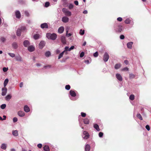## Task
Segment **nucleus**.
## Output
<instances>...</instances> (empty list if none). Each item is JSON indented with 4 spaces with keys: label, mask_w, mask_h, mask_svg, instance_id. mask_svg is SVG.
<instances>
[{
    "label": "nucleus",
    "mask_w": 151,
    "mask_h": 151,
    "mask_svg": "<svg viewBox=\"0 0 151 151\" xmlns=\"http://www.w3.org/2000/svg\"><path fill=\"white\" fill-rule=\"evenodd\" d=\"M46 37L48 39L54 40L56 38L57 35L55 33L51 34L50 33H48L46 34Z\"/></svg>",
    "instance_id": "f257e3e1"
},
{
    "label": "nucleus",
    "mask_w": 151,
    "mask_h": 151,
    "mask_svg": "<svg viewBox=\"0 0 151 151\" xmlns=\"http://www.w3.org/2000/svg\"><path fill=\"white\" fill-rule=\"evenodd\" d=\"M109 58V56L107 52H105L104 55L103 60L105 62H107Z\"/></svg>",
    "instance_id": "f03ea898"
},
{
    "label": "nucleus",
    "mask_w": 151,
    "mask_h": 151,
    "mask_svg": "<svg viewBox=\"0 0 151 151\" xmlns=\"http://www.w3.org/2000/svg\"><path fill=\"white\" fill-rule=\"evenodd\" d=\"M2 92L1 95L3 96H4L6 95L7 91V89L5 87L3 88L2 89Z\"/></svg>",
    "instance_id": "7ed1b4c3"
},
{
    "label": "nucleus",
    "mask_w": 151,
    "mask_h": 151,
    "mask_svg": "<svg viewBox=\"0 0 151 151\" xmlns=\"http://www.w3.org/2000/svg\"><path fill=\"white\" fill-rule=\"evenodd\" d=\"M45 45V42L43 41H42L40 42L39 44V47L40 49H42Z\"/></svg>",
    "instance_id": "20e7f679"
},
{
    "label": "nucleus",
    "mask_w": 151,
    "mask_h": 151,
    "mask_svg": "<svg viewBox=\"0 0 151 151\" xmlns=\"http://www.w3.org/2000/svg\"><path fill=\"white\" fill-rule=\"evenodd\" d=\"M116 77L117 79L119 81H121L123 80L120 74L117 73L116 75Z\"/></svg>",
    "instance_id": "39448f33"
},
{
    "label": "nucleus",
    "mask_w": 151,
    "mask_h": 151,
    "mask_svg": "<svg viewBox=\"0 0 151 151\" xmlns=\"http://www.w3.org/2000/svg\"><path fill=\"white\" fill-rule=\"evenodd\" d=\"M40 27L42 29H47L48 27V24L47 23H44L41 24L40 25Z\"/></svg>",
    "instance_id": "423d86ee"
},
{
    "label": "nucleus",
    "mask_w": 151,
    "mask_h": 151,
    "mask_svg": "<svg viewBox=\"0 0 151 151\" xmlns=\"http://www.w3.org/2000/svg\"><path fill=\"white\" fill-rule=\"evenodd\" d=\"M83 134L85 135V136L83 138L85 139H88L89 137V135L88 133L86 131H84L83 132Z\"/></svg>",
    "instance_id": "0eeeda50"
},
{
    "label": "nucleus",
    "mask_w": 151,
    "mask_h": 151,
    "mask_svg": "<svg viewBox=\"0 0 151 151\" xmlns=\"http://www.w3.org/2000/svg\"><path fill=\"white\" fill-rule=\"evenodd\" d=\"M123 28L122 26L119 25L117 26L116 31L117 32H121Z\"/></svg>",
    "instance_id": "6e6552de"
},
{
    "label": "nucleus",
    "mask_w": 151,
    "mask_h": 151,
    "mask_svg": "<svg viewBox=\"0 0 151 151\" xmlns=\"http://www.w3.org/2000/svg\"><path fill=\"white\" fill-rule=\"evenodd\" d=\"M18 114L20 116L23 117L24 116L25 113L23 111H20L18 112Z\"/></svg>",
    "instance_id": "1a4fd4ad"
},
{
    "label": "nucleus",
    "mask_w": 151,
    "mask_h": 151,
    "mask_svg": "<svg viewBox=\"0 0 151 151\" xmlns=\"http://www.w3.org/2000/svg\"><path fill=\"white\" fill-rule=\"evenodd\" d=\"M28 50L30 52H33L35 50V47L32 45L29 46L28 47Z\"/></svg>",
    "instance_id": "9d476101"
},
{
    "label": "nucleus",
    "mask_w": 151,
    "mask_h": 151,
    "mask_svg": "<svg viewBox=\"0 0 151 151\" xmlns=\"http://www.w3.org/2000/svg\"><path fill=\"white\" fill-rule=\"evenodd\" d=\"M29 42L28 40H25L23 42V45L25 47H28L29 45Z\"/></svg>",
    "instance_id": "9b49d317"
},
{
    "label": "nucleus",
    "mask_w": 151,
    "mask_h": 151,
    "mask_svg": "<svg viewBox=\"0 0 151 151\" xmlns=\"http://www.w3.org/2000/svg\"><path fill=\"white\" fill-rule=\"evenodd\" d=\"M15 58L16 60L17 61L20 62L22 61V58L19 55L16 56L15 57Z\"/></svg>",
    "instance_id": "f8f14e48"
},
{
    "label": "nucleus",
    "mask_w": 151,
    "mask_h": 151,
    "mask_svg": "<svg viewBox=\"0 0 151 151\" xmlns=\"http://www.w3.org/2000/svg\"><path fill=\"white\" fill-rule=\"evenodd\" d=\"M62 21L63 22H68L69 18L66 17H64L62 18Z\"/></svg>",
    "instance_id": "ddd939ff"
},
{
    "label": "nucleus",
    "mask_w": 151,
    "mask_h": 151,
    "mask_svg": "<svg viewBox=\"0 0 151 151\" xmlns=\"http://www.w3.org/2000/svg\"><path fill=\"white\" fill-rule=\"evenodd\" d=\"M64 29V27L61 26L59 28L58 30V32L60 33H62L63 32Z\"/></svg>",
    "instance_id": "4468645a"
},
{
    "label": "nucleus",
    "mask_w": 151,
    "mask_h": 151,
    "mask_svg": "<svg viewBox=\"0 0 151 151\" xmlns=\"http://www.w3.org/2000/svg\"><path fill=\"white\" fill-rule=\"evenodd\" d=\"M16 17L17 18H20L21 17V14L19 11H17L15 12Z\"/></svg>",
    "instance_id": "2eb2a0df"
},
{
    "label": "nucleus",
    "mask_w": 151,
    "mask_h": 151,
    "mask_svg": "<svg viewBox=\"0 0 151 151\" xmlns=\"http://www.w3.org/2000/svg\"><path fill=\"white\" fill-rule=\"evenodd\" d=\"M133 44V42H128L127 44V47L128 48L131 49L132 48V45Z\"/></svg>",
    "instance_id": "dca6fc26"
},
{
    "label": "nucleus",
    "mask_w": 151,
    "mask_h": 151,
    "mask_svg": "<svg viewBox=\"0 0 151 151\" xmlns=\"http://www.w3.org/2000/svg\"><path fill=\"white\" fill-rule=\"evenodd\" d=\"M70 94L72 97H74L76 96V93L74 91L70 90Z\"/></svg>",
    "instance_id": "f3484780"
},
{
    "label": "nucleus",
    "mask_w": 151,
    "mask_h": 151,
    "mask_svg": "<svg viewBox=\"0 0 151 151\" xmlns=\"http://www.w3.org/2000/svg\"><path fill=\"white\" fill-rule=\"evenodd\" d=\"M24 111H25L26 112H28L30 111L29 108L27 105H25L24 106Z\"/></svg>",
    "instance_id": "a211bd4d"
},
{
    "label": "nucleus",
    "mask_w": 151,
    "mask_h": 151,
    "mask_svg": "<svg viewBox=\"0 0 151 151\" xmlns=\"http://www.w3.org/2000/svg\"><path fill=\"white\" fill-rule=\"evenodd\" d=\"M93 127L96 130L98 131H100V129L99 128V125L97 124H94L93 125Z\"/></svg>",
    "instance_id": "6ab92c4d"
},
{
    "label": "nucleus",
    "mask_w": 151,
    "mask_h": 151,
    "mask_svg": "<svg viewBox=\"0 0 151 151\" xmlns=\"http://www.w3.org/2000/svg\"><path fill=\"white\" fill-rule=\"evenodd\" d=\"M61 41L63 44H65L66 43V40L65 37L64 36H62L61 37Z\"/></svg>",
    "instance_id": "aec40b11"
},
{
    "label": "nucleus",
    "mask_w": 151,
    "mask_h": 151,
    "mask_svg": "<svg viewBox=\"0 0 151 151\" xmlns=\"http://www.w3.org/2000/svg\"><path fill=\"white\" fill-rule=\"evenodd\" d=\"M40 37V35L39 34H35L33 36L35 40L38 39Z\"/></svg>",
    "instance_id": "412c9836"
},
{
    "label": "nucleus",
    "mask_w": 151,
    "mask_h": 151,
    "mask_svg": "<svg viewBox=\"0 0 151 151\" xmlns=\"http://www.w3.org/2000/svg\"><path fill=\"white\" fill-rule=\"evenodd\" d=\"M121 65L120 63H117L115 64L114 68L116 69H119L121 67Z\"/></svg>",
    "instance_id": "4be33fe9"
},
{
    "label": "nucleus",
    "mask_w": 151,
    "mask_h": 151,
    "mask_svg": "<svg viewBox=\"0 0 151 151\" xmlns=\"http://www.w3.org/2000/svg\"><path fill=\"white\" fill-rule=\"evenodd\" d=\"M83 122L84 124H88L89 122V120L88 119L86 118L84 119Z\"/></svg>",
    "instance_id": "5701e85b"
},
{
    "label": "nucleus",
    "mask_w": 151,
    "mask_h": 151,
    "mask_svg": "<svg viewBox=\"0 0 151 151\" xmlns=\"http://www.w3.org/2000/svg\"><path fill=\"white\" fill-rule=\"evenodd\" d=\"M90 150V146L89 145L87 144L85 147V151H89Z\"/></svg>",
    "instance_id": "b1692460"
},
{
    "label": "nucleus",
    "mask_w": 151,
    "mask_h": 151,
    "mask_svg": "<svg viewBox=\"0 0 151 151\" xmlns=\"http://www.w3.org/2000/svg\"><path fill=\"white\" fill-rule=\"evenodd\" d=\"M1 148L4 150H5L6 149V145L5 144H2L1 145Z\"/></svg>",
    "instance_id": "393cba45"
},
{
    "label": "nucleus",
    "mask_w": 151,
    "mask_h": 151,
    "mask_svg": "<svg viewBox=\"0 0 151 151\" xmlns=\"http://www.w3.org/2000/svg\"><path fill=\"white\" fill-rule=\"evenodd\" d=\"M21 33V31L20 29H18L17 32V36H20Z\"/></svg>",
    "instance_id": "a878e982"
},
{
    "label": "nucleus",
    "mask_w": 151,
    "mask_h": 151,
    "mask_svg": "<svg viewBox=\"0 0 151 151\" xmlns=\"http://www.w3.org/2000/svg\"><path fill=\"white\" fill-rule=\"evenodd\" d=\"M13 135L15 136H17L18 135V131L17 130H14L12 132Z\"/></svg>",
    "instance_id": "bb28decb"
},
{
    "label": "nucleus",
    "mask_w": 151,
    "mask_h": 151,
    "mask_svg": "<svg viewBox=\"0 0 151 151\" xmlns=\"http://www.w3.org/2000/svg\"><path fill=\"white\" fill-rule=\"evenodd\" d=\"M44 150L45 151H49L50 149L49 146L47 145H45L43 147Z\"/></svg>",
    "instance_id": "cd10ccee"
},
{
    "label": "nucleus",
    "mask_w": 151,
    "mask_h": 151,
    "mask_svg": "<svg viewBox=\"0 0 151 151\" xmlns=\"http://www.w3.org/2000/svg\"><path fill=\"white\" fill-rule=\"evenodd\" d=\"M8 82L9 80L8 78H6V79H5L4 83V87H5L6 86L7 84L8 83Z\"/></svg>",
    "instance_id": "c85d7f7f"
},
{
    "label": "nucleus",
    "mask_w": 151,
    "mask_h": 151,
    "mask_svg": "<svg viewBox=\"0 0 151 151\" xmlns=\"http://www.w3.org/2000/svg\"><path fill=\"white\" fill-rule=\"evenodd\" d=\"M12 45L14 49H17V44L16 42H13L12 44Z\"/></svg>",
    "instance_id": "c756f323"
},
{
    "label": "nucleus",
    "mask_w": 151,
    "mask_h": 151,
    "mask_svg": "<svg viewBox=\"0 0 151 151\" xmlns=\"http://www.w3.org/2000/svg\"><path fill=\"white\" fill-rule=\"evenodd\" d=\"M64 53H65V51H63L61 53H60L59 54V55L58 56V59H60V58H61L63 56V55Z\"/></svg>",
    "instance_id": "7c9ffc66"
},
{
    "label": "nucleus",
    "mask_w": 151,
    "mask_h": 151,
    "mask_svg": "<svg viewBox=\"0 0 151 151\" xmlns=\"http://www.w3.org/2000/svg\"><path fill=\"white\" fill-rule=\"evenodd\" d=\"M65 14L67 16H70L71 15V13L70 11H68L65 13Z\"/></svg>",
    "instance_id": "2f4dec72"
},
{
    "label": "nucleus",
    "mask_w": 151,
    "mask_h": 151,
    "mask_svg": "<svg viewBox=\"0 0 151 151\" xmlns=\"http://www.w3.org/2000/svg\"><path fill=\"white\" fill-rule=\"evenodd\" d=\"M135 76L132 73H130L129 74V78L130 79H133L135 78Z\"/></svg>",
    "instance_id": "473e14b6"
},
{
    "label": "nucleus",
    "mask_w": 151,
    "mask_h": 151,
    "mask_svg": "<svg viewBox=\"0 0 151 151\" xmlns=\"http://www.w3.org/2000/svg\"><path fill=\"white\" fill-rule=\"evenodd\" d=\"M51 55L50 52L48 51L46 52L45 54V56L47 57H49Z\"/></svg>",
    "instance_id": "72a5a7b5"
},
{
    "label": "nucleus",
    "mask_w": 151,
    "mask_h": 151,
    "mask_svg": "<svg viewBox=\"0 0 151 151\" xmlns=\"http://www.w3.org/2000/svg\"><path fill=\"white\" fill-rule=\"evenodd\" d=\"M137 117L140 119V120H142L143 119L141 115L140 114H138L137 115Z\"/></svg>",
    "instance_id": "f704fd0d"
},
{
    "label": "nucleus",
    "mask_w": 151,
    "mask_h": 151,
    "mask_svg": "<svg viewBox=\"0 0 151 151\" xmlns=\"http://www.w3.org/2000/svg\"><path fill=\"white\" fill-rule=\"evenodd\" d=\"M12 98V96L10 95H8L6 97V100H9Z\"/></svg>",
    "instance_id": "c9c22d12"
},
{
    "label": "nucleus",
    "mask_w": 151,
    "mask_h": 151,
    "mask_svg": "<svg viewBox=\"0 0 151 151\" xmlns=\"http://www.w3.org/2000/svg\"><path fill=\"white\" fill-rule=\"evenodd\" d=\"M129 99L132 101H133L134 99V96L133 94H131L130 95Z\"/></svg>",
    "instance_id": "e433bc0d"
},
{
    "label": "nucleus",
    "mask_w": 151,
    "mask_h": 151,
    "mask_svg": "<svg viewBox=\"0 0 151 151\" xmlns=\"http://www.w3.org/2000/svg\"><path fill=\"white\" fill-rule=\"evenodd\" d=\"M69 49V47L68 46H66L65 47V50L64 51H65V54L67 55V52H66L67 51H68V50Z\"/></svg>",
    "instance_id": "4c0bfd02"
},
{
    "label": "nucleus",
    "mask_w": 151,
    "mask_h": 151,
    "mask_svg": "<svg viewBox=\"0 0 151 151\" xmlns=\"http://www.w3.org/2000/svg\"><path fill=\"white\" fill-rule=\"evenodd\" d=\"M131 20L129 19H127L124 21L125 23L126 24H129Z\"/></svg>",
    "instance_id": "58836bf2"
},
{
    "label": "nucleus",
    "mask_w": 151,
    "mask_h": 151,
    "mask_svg": "<svg viewBox=\"0 0 151 151\" xmlns=\"http://www.w3.org/2000/svg\"><path fill=\"white\" fill-rule=\"evenodd\" d=\"M84 30H82V29H81L80 30L79 34L81 35H83L84 34Z\"/></svg>",
    "instance_id": "ea45409f"
},
{
    "label": "nucleus",
    "mask_w": 151,
    "mask_h": 151,
    "mask_svg": "<svg viewBox=\"0 0 151 151\" xmlns=\"http://www.w3.org/2000/svg\"><path fill=\"white\" fill-rule=\"evenodd\" d=\"M129 69L127 67H125L121 69V70L122 71H128L129 70Z\"/></svg>",
    "instance_id": "a19ab883"
},
{
    "label": "nucleus",
    "mask_w": 151,
    "mask_h": 151,
    "mask_svg": "<svg viewBox=\"0 0 151 151\" xmlns=\"http://www.w3.org/2000/svg\"><path fill=\"white\" fill-rule=\"evenodd\" d=\"M50 5V3L49 2H46L45 5V6L46 7H48Z\"/></svg>",
    "instance_id": "79ce46f5"
},
{
    "label": "nucleus",
    "mask_w": 151,
    "mask_h": 151,
    "mask_svg": "<svg viewBox=\"0 0 151 151\" xmlns=\"http://www.w3.org/2000/svg\"><path fill=\"white\" fill-rule=\"evenodd\" d=\"M70 88V86L69 85H66L65 86V88L67 90H69Z\"/></svg>",
    "instance_id": "37998d69"
},
{
    "label": "nucleus",
    "mask_w": 151,
    "mask_h": 151,
    "mask_svg": "<svg viewBox=\"0 0 151 151\" xmlns=\"http://www.w3.org/2000/svg\"><path fill=\"white\" fill-rule=\"evenodd\" d=\"M8 55L10 56L11 57L13 58L15 57V55L14 53H8Z\"/></svg>",
    "instance_id": "c03bdc74"
},
{
    "label": "nucleus",
    "mask_w": 151,
    "mask_h": 151,
    "mask_svg": "<svg viewBox=\"0 0 151 151\" xmlns=\"http://www.w3.org/2000/svg\"><path fill=\"white\" fill-rule=\"evenodd\" d=\"M6 107V105L5 104H3L1 106V108L2 109H4Z\"/></svg>",
    "instance_id": "a18cd8bd"
},
{
    "label": "nucleus",
    "mask_w": 151,
    "mask_h": 151,
    "mask_svg": "<svg viewBox=\"0 0 151 151\" xmlns=\"http://www.w3.org/2000/svg\"><path fill=\"white\" fill-rule=\"evenodd\" d=\"M19 29H20L21 31L25 30L26 29V27L24 26H22Z\"/></svg>",
    "instance_id": "49530a36"
},
{
    "label": "nucleus",
    "mask_w": 151,
    "mask_h": 151,
    "mask_svg": "<svg viewBox=\"0 0 151 151\" xmlns=\"http://www.w3.org/2000/svg\"><path fill=\"white\" fill-rule=\"evenodd\" d=\"M73 7V5L72 4H70L68 6L69 9H71Z\"/></svg>",
    "instance_id": "de8ad7c7"
},
{
    "label": "nucleus",
    "mask_w": 151,
    "mask_h": 151,
    "mask_svg": "<svg viewBox=\"0 0 151 151\" xmlns=\"http://www.w3.org/2000/svg\"><path fill=\"white\" fill-rule=\"evenodd\" d=\"M8 70V68L4 67L3 68V71L4 72H6Z\"/></svg>",
    "instance_id": "09e8293b"
},
{
    "label": "nucleus",
    "mask_w": 151,
    "mask_h": 151,
    "mask_svg": "<svg viewBox=\"0 0 151 151\" xmlns=\"http://www.w3.org/2000/svg\"><path fill=\"white\" fill-rule=\"evenodd\" d=\"M81 116L83 117H85L86 116V114L85 113L83 112H81Z\"/></svg>",
    "instance_id": "8fccbe9b"
},
{
    "label": "nucleus",
    "mask_w": 151,
    "mask_h": 151,
    "mask_svg": "<svg viewBox=\"0 0 151 151\" xmlns=\"http://www.w3.org/2000/svg\"><path fill=\"white\" fill-rule=\"evenodd\" d=\"M84 55V52H82L80 54V57H81V58H82L83 57Z\"/></svg>",
    "instance_id": "3c124183"
},
{
    "label": "nucleus",
    "mask_w": 151,
    "mask_h": 151,
    "mask_svg": "<svg viewBox=\"0 0 151 151\" xmlns=\"http://www.w3.org/2000/svg\"><path fill=\"white\" fill-rule=\"evenodd\" d=\"M145 128L148 131H149L150 129V127L148 125H147L145 126Z\"/></svg>",
    "instance_id": "603ef678"
},
{
    "label": "nucleus",
    "mask_w": 151,
    "mask_h": 151,
    "mask_svg": "<svg viewBox=\"0 0 151 151\" xmlns=\"http://www.w3.org/2000/svg\"><path fill=\"white\" fill-rule=\"evenodd\" d=\"M68 11V10L65 8H63L62 9V11L65 13Z\"/></svg>",
    "instance_id": "864d4df0"
},
{
    "label": "nucleus",
    "mask_w": 151,
    "mask_h": 151,
    "mask_svg": "<svg viewBox=\"0 0 151 151\" xmlns=\"http://www.w3.org/2000/svg\"><path fill=\"white\" fill-rule=\"evenodd\" d=\"M0 39L1 41L2 42H4L6 40V39L4 37H1Z\"/></svg>",
    "instance_id": "5fc2aeb1"
},
{
    "label": "nucleus",
    "mask_w": 151,
    "mask_h": 151,
    "mask_svg": "<svg viewBox=\"0 0 151 151\" xmlns=\"http://www.w3.org/2000/svg\"><path fill=\"white\" fill-rule=\"evenodd\" d=\"M99 136L100 137H102L103 135V133L102 132H100L99 133Z\"/></svg>",
    "instance_id": "6e6d98bb"
},
{
    "label": "nucleus",
    "mask_w": 151,
    "mask_h": 151,
    "mask_svg": "<svg viewBox=\"0 0 151 151\" xmlns=\"http://www.w3.org/2000/svg\"><path fill=\"white\" fill-rule=\"evenodd\" d=\"M24 13L26 16L27 17L29 16V12L27 11H25L24 12Z\"/></svg>",
    "instance_id": "4d7b16f0"
},
{
    "label": "nucleus",
    "mask_w": 151,
    "mask_h": 151,
    "mask_svg": "<svg viewBox=\"0 0 151 151\" xmlns=\"http://www.w3.org/2000/svg\"><path fill=\"white\" fill-rule=\"evenodd\" d=\"M98 52H95L93 54V56L95 57H97L98 56Z\"/></svg>",
    "instance_id": "13d9d810"
},
{
    "label": "nucleus",
    "mask_w": 151,
    "mask_h": 151,
    "mask_svg": "<svg viewBox=\"0 0 151 151\" xmlns=\"http://www.w3.org/2000/svg\"><path fill=\"white\" fill-rule=\"evenodd\" d=\"M51 67V65H45L44 66V68H50Z\"/></svg>",
    "instance_id": "bf43d9fd"
},
{
    "label": "nucleus",
    "mask_w": 151,
    "mask_h": 151,
    "mask_svg": "<svg viewBox=\"0 0 151 151\" xmlns=\"http://www.w3.org/2000/svg\"><path fill=\"white\" fill-rule=\"evenodd\" d=\"M17 117H15L13 119V121L14 122H16L17 121Z\"/></svg>",
    "instance_id": "052dcab7"
},
{
    "label": "nucleus",
    "mask_w": 151,
    "mask_h": 151,
    "mask_svg": "<svg viewBox=\"0 0 151 151\" xmlns=\"http://www.w3.org/2000/svg\"><path fill=\"white\" fill-rule=\"evenodd\" d=\"M75 47L74 46H72L70 47L69 48V49L68 50V51H70L72 50H73L74 49Z\"/></svg>",
    "instance_id": "680f3d73"
},
{
    "label": "nucleus",
    "mask_w": 151,
    "mask_h": 151,
    "mask_svg": "<svg viewBox=\"0 0 151 151\" xmlns=\"http://www.w3.org/2000/svg\"><path fill=\"white\" fill-rule=\"evenodd\" d=\"M117 20L119 22H121L122 20V19L121 17H119L117 18Z\"/></svg>",
    "instance_id": "e2e57ef3"
},
{
    "label": "nucleus",
    "mask_w": 151,
    "mask_h": 151,
    "mask_svg": "<svg viewBox=\"0 0 151 151\" xmlns=\"http://www.w3.org/2000/svg\"><path fill=\"white\" fill-rule=\"evenodd\" d=\"M120 38L121 39H123L124 38V36L123 35H121L120 36Z\"/></svg>",
    "instance_id": "0e129e2a"
},
{
    "label": "nucleus",
    "mask_w": 151,
    "mask_h": 151,
    "mask_svg": "<svg viewBox=\"0 0 151 151\" xmlns=\"http://www.w3.org/2000/svg\"><path fill=\"white\" fill-rule=\"evenodd\" d=\"M37 146L39 148H40L42 147V145L41 144H39L37 145Z\"/></svg>",
    "instance_id": "69168bd1"
},
{
    "label": "nucleus",
    "mask_w": 151,
    "mask_h": 151,
    "mask_svg": "<svg viewBox=\"0 0 151 151\" xmlns=\"http://www.w3.org/2000/svg\"><path fill=\"white\" fill-rule=\"evenodd\" d=\"M74 4L76 5H78V2L77 1H75L74 2Z\"/></svg>",
    "instance_id": "338daca9"
},
{
    "label": "nucleus",
    "mask_w": 151,
    "mask_h": 151,
    "mask_svg": "<svg viewBox=\"0 0 151 151\" xmlns=\"http://www.w3.org/2000/svg\"><path fill=\"white\" fill-rule=\"evenodd\" d=\"M23 86V83L22 82H21L19 84V86L20 88L22 87Z\"/></svg>",
    "instance_id": "774afa93"
}]
</instances>
